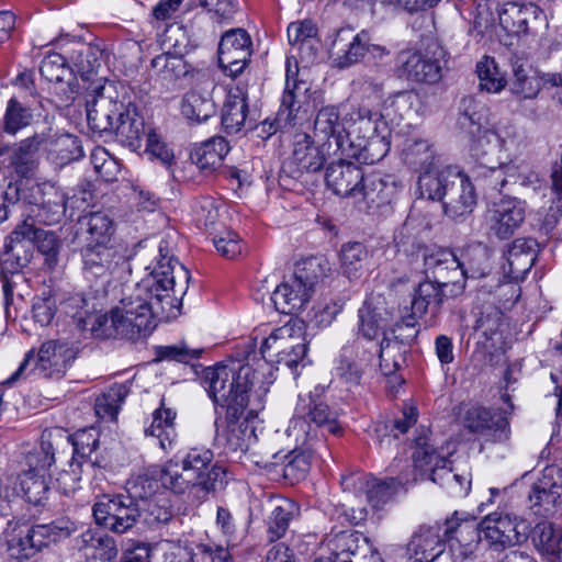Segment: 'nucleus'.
Instances as JSON below:
<instances>
[{
  "label": "nucleus",
  "mask_w": 562,
  "mask_h": 562,
  "mask_svg": "<svg viewBox=\"0 0 562 562\" xmlns=\"http://www.w3.org/2000/svg\"><path fill=\"white\" fill-rule=\"evenodd\" d=\"M450 464L449 459L442 449L435 446L427 435L418 436L415 439V450L413 452V465L415 476L413 481L420 479H431L436 474V470Z\"/></svg>",
  "instance_id": "7c9ffc66"
},
{
  "label": "nucleus",
  "mask_w": 562,
  "mask_h": 562,
  "mask_svg": "<svg viewBox=\"0 0 562 562\" xmlns=\"http://www.w3.org/2000/svg\"><path fill=\"white\" fill-rule=\"evenodd\" d=\"M322 277L323 269L316 259L303 261L296 267L294 277L278 285L272 292L270 300L274 308L286 315L301 312Z\"/></svg>",
  "instance_id": "6e6552de"
},
{
  "label": "nucleus",
  "mask_w": 562,
  "mask_h": 562,
  "mask_svg": "<svg viewBox=\"0 0 562 562\" xmlns=\"http://www.w3.org/2000/svg\"><path fill=\"white\" fill-rule=\"evenodd\" d=\"M510 64L513 68V77L509 81L512 93L524 99H532L541 90V79L536 69L528 64L527 59L512 53Z\"/></svg>",
  "instance_id": "f704fd0d"
},
{
  "label": "nucleus",
  "mask_w": 562,
  "mask_h": 562,
  "mask_svg": "<svg viewBox=\"0 0 562 562\" xmlns=\"http://www.w3.org/2000/svg\"><path fill=\"white\" fill-rule=\"evenodd\" d=\"M202 11L192 21L190 31L180 22L166 24L165 33L202 32L216 33L217 26L229 23L238 9L236 0H200Z\"/></svg>",
  "instance_id": "6ab92c4d"
},
{
  "label": "nucleus",
  "mask_w": 562,
  "mask_h": 562,
  "mask_svg": "<svg viewBox=\"0 0 562 562\" xmlns=\"http://www.w3.org/2000/svg\"><path fill=\"white\" fill-rule=\"evenodd\" d=\"M261 407L260 403L247 412V416L225 415L224 419H215L216 439L227 451L234 453L246 452L250 445L256 440L255 429L250 426L248 419L257 414Z\"/></svg>",
  "instance_id": "4be33fe9"
},
{
  "label": "nucleus",
  "mask_w": 562,
  "mask_h": 562,
  "mask_svg": "<svg viewBox=\"0 0 562 562\" xmlns=\"http://www.w3.org/2000/svg\"><path fill=\"white\" fill-rule=\"evenodd\" d=\"M442 524L423 526L407 544L408 562H432L445 551Z\"/></svg>",
  "instance_id": "a878e982"
},
{
  "label": "nucleus",
  "mask_w": 562,
  "mask_h": 562,
  "mask_svg": "<svg viewBox=\"0 0 562 562\" xmlns=\"http://www.w3.org/2000/svg\"><path fill=\"white\" fill-rule=\"evenodd\" d=\"M248 85L237 80L228 90L222 109V125L227 134L238 133L246 124L248 113Z\"/></svg>",
  "instance_id": "c85d7f7f"
},
{
  "label": "nucleus",
  "mask_w": 562,
  "mask_h": 562,
  "mask_svg": "<svg viewBox=\"0 0 562 562\" xmlns=\"http://www.w3.org/2000/svg\"><path fill=\"white\" fill-rule=\"evenodd\" d=\"M299 507L296 503L288 498H280L276 502L274 507L268 518V538L269 541H277L282 538L293 519L297 514Z\"/></svg>",
  "instance_id": "5fc2aeb1"
},
{
  "label": "nucleus",
  "mask_w": 562,
  "mask_h": 562,
  "mask_svg": "<svg viewBox=\"0 0 562 562\" xmlns=\"http://www.w3.org/2000/svg\"><path fill=\"white\" fill-rule=\"evenodd\" d=\"M554 471V468H547L543 477L531 487L528 498L536 515L546 517L553 514L560 499V485L548 479Z\"/></svg>",
  "instance_id": "a19ab883"
},
{
  "label": "nucleus",
  "mask_w": 562,
  "mask_h": 562,
  "mask_svg": "<svg viewBox=\"0 0 562 562\" xmlns=\"http://www.w3.org/2000/svg\"><path fill=\"white\" fill-rule=\"evenodd\" d=\"M402 159L411 168L420 172H437V156L431 144L423 138H407L402 148Z\"/></svg>",
  "instance_id": "58836bf2"
},
{
  "label": "nucleus",
  "mask_w": 562,
  "mask_h": 562,
  "mask_svg": "<svg viewBox=\"0 0 562 562\" xmlns=\"http://www.w3.org/2000/svg\"><path fill=\"white\" fill-rule=\"evenodd\" d=\"M127 395L125 385H114L95 400L94 411L100 418H116L119 409Z\"/></svg>",
  "instance_id": "774afa93"
},
{
  "label": "nucleus",
  "mask_w": 562,
  "mask_h": 562,
  "mask_svg": "<svg viewBox=\"0 0 562 562\" xmlns=\"http://www.w3.org/2000/svg\"><path fill=\"white\" fill-rule=\"evenodd\" d=\"M445 56V49L437 42H432L427 46L425 53L420 50L403 52L398 60L407 79L436 83L441 78V60Z\"/></svg>",
  "instance_id": "a211bd4d"
},
{
  "label": "nucleus",
  "mask_w": 562,
  "mask_h": 562,
  "mask_svg": "<svg viewBox=\"0 0 562 562\" xmlns=\"http://www.w3.org/2000/svg\"><path fill=\"white\" fill-rule=\"evenodd\" d=\"M255 379L256 369L250 363V353L207 368L204 372L206 390L215 409L222 408L229 416L245 414Z\"/></svg>",
  "instance_id": "7ed1b4c3"
},
{
  "label": "nucleus",
  "mask_w": 562,
  "mask_h": 562,
  "mask_svg": "<svg viewBox=\"0 0 562 562\" xmlns=\"http://www.w3.org/2000/svg\"><path fill=\"white\" fill-rule=\"evenodd\" d=\"M329 54L335 67L348 68L366 55V42L362 37H335Z\"/></svg>",
  "instance_id": "8fccbe9b"
},
{
  "label": "nucleus",
  "mask_w": 562,
  "mask_h": 562,
  "mask_svg": "<svg viewBox=\"0 0 562 562\" xmlns=\"http://www.w3.org/2000/svg\"><path fill=\"white\" fill-rule=\"evenodd\" d=\"M358 540V535L351 530L340 531L328 539V548L331 551L330 555L327 558L322 557L317 560L327 562H352L350 557L353 555L359 548Z\"/></svg>",
  "instance_id": "680f3d73"
},
{
  "label": "nucleus",
  "mask_w": 562,
  "mask_h": 562,
  "mask_svg": "<svg viewBox=\"0 0 562 562\" xmlns=\"http://www.w3.org/2000/svg\"><path fill=\"white\" fill-rule=\"evenodd\" d=\"M476 74L480 81L479 87L482 91L498 93L506 86L507 81L492 57L484 56L476 64Z\"/></svg>",
  "instance_id": "0e129e2a"
},
{
  "label": "nucleus",
  "mask_w": 562,
  "mask_h": 562,
  "mask_svg": "<svg viewBox=\"0 0 562 562\" xmlns=\"http://www.w3.org/2000/svg\"><path fill=\"white\" fill-rule=\"evenodd\" d=\"M78 225L83 237V246L112 244L115 224L108 212H89L79 217Z\"/></svg>",
  "instance_id": "473e14b6"
},
{
  "label": "nucleus",
  "mask_w": 562,
  "mask_h": 562,
  "mask_svg": "<svg viewBox=\"0 0 562 562\" xmlns=\"http://www.w3.org/2000/svg\"><path fill=\"white\" fill-rule=\"evenodd\" d=\"M151 271L133 288L126 286L109 317L116 336L136 340L149 334L156 319L176 316L188 290L190 272L171 255L169 243L161 240Z\"/></svg>",
  "instance_id": "f257e3e1"
},
{
  "label": "nucleus",
  "mask_w": 562,
  "mask_h": 562,
  "mask_svg": "<svg viewBox=\"0 0 562 562\" xmlns=\"http://www.w3.org/2000/svg\"><path fill=\"white\" fill-rule=\"evenodd\" d=\"M67 200L60 191L52 188L44 193L43 201L30 207L26 218L32 217L35 223L53 225L58 223L66 212Z\"/></svg>",
  "instance_id": "de8ad7c7"
},
{
  "label": "nucleus",
  "mask_w": 562,
  "mask_h": 562,
  "mask_svg": "<svg viewBox=\"0 0 562 562\" xmlns=\"http://www.w3.org/2000/svg\"><path fill=\"white\" fill-rule=\"evenodd\" d=\"M139 505L126 494H104L97 497L92 515L98 526L114 533H124L140 518Z\"/></svg>",
  "instance_id": "f8f14e48"
},
{
  "label": "nucleus",
  "mask_w": 562,
  "mask_h": 562,
  "mask_svg": "<svg viewBox=\"0 0 562 562\" xmlns=\"http://www.w3.org/2000/svg\"><path fill=\"white\" fill-rule=\"evenodd\" d=\"M434 483L439 484L454 497H464L471 488V475L468 472H453L449 464L436 470V474L430 479Z\"/></svg>",
  "instance_id": "052dcab7"
},
{
  "label": "nucleus",
  "mask_w": 562,
  "mask_h": 562,
  "mask_svg": "<svg viewBox=\"0 0 562 562\" xmlns=\"http://www.w3.org/2000/svg\"><path fill=\"white\" fill-rule=\"evenodd\" d=\"M342 428L337 413L319 397L312 394L300 395L288 434L302 445L313 442L325 432L339 435Z\"/></svg>",
  "instance_id": "423d86ee"
},
{
  "label": "nucleus",
  "mask_w": 562,
  "mask_h": 562,
  "mask_svg": "<svg viewBox=\"0 0 562 562\" xmlns=\"http://www.w3.org/2000/svg\"><path fill=\"white\" fill-rule=\"evenodd\" d=\"M76 358V351L68 342L48 340L42 344L40 350L26 352L23 361L14 373L7 380L12 385L20 378L31 373L46 379H59L71 366Z\"/></svg>",
  "instance_id": "0eeeda50"
},
{
  "label": "nucleus",
  "mask_w": 562,
  "mask_h": 562,
  "mask_svg": "<svg viewBox=\"0 0 562 562\" xmlns=\"http://www.w3.org/2000/svg\"><path fill=\"white\" fill-rule=\"evenodd\" d=\"M461 425L470 434L485 442H505L510 436L506 413L499 409L470 405L461 414Z\"/></svg>",
  "instance_id": "ddd939ff"
},
{
  "label": "nucleus",
  "mask_w": 562,
  "mask_h": 562,
  "mask_svg": "<svg viewBox=\"0 0 562 562\" xmlns=\"http://www.w3.org/2000/svg\"><path fill=\"white\" fill-rule=\"evenodd\" d=\"M314 135L327 147L328 154L344 155L348 146L346 140V124L340 120V113L335 105L321 108L314 121Z\"/></svg>",
  "instance_id": "b1692460"
},
{
  "label": "nucleus",
  "mask_w": 562,
  "mask_h": 562,
  "mask_svg": "<svg viewBox=\"0 0 562 562\" xmlns=\"http://www.w3.org/2000/svg\"><path fill=\"white\" fill-rule=\"evenodd\" d=\"M409 482L408 477L400 476L378 480L370 476L364 495L373 508H381L397 493L400 486Z\"/></svg>",
  "instance_id": "13d9d810"
},
{
  "label": "nucleus",
  "mask_w": 562,
  "mask_h": 562,
  "mask_svg": "<svg viewBox=\"0 0 562 562\" xmlns=\"http://www.w3.org/2000/svg\"><path fill=\"white\" fill-rule=\"evenodd\" d=\"M173 37H168L164 41L162 45L169 44L173 46L175 52L164 53L156 56L151 60V66L156 71L160 85L167 91L183 90L190 87L200 86L206 79L205 72L192 68L182 58L187 53L186 48H181L179 41L171 43Z\"/></svg>",
  "instance_id": "9b49d317"
},
{
  "label": "nucleus",
  "mask_w": 562,
  "mask_h": 562,
  "mask_svg": "<svg viewBox=\"0 0 562 562\" xmlns=\"http://www.w3.org/2000/svg\"><path fill=\"white\" fill-rule=\"evenodd\" d=\"M240 42L241 46H251V37H221L218 44V60L225 71L236 77L240 75L250 57V48H235L234 43Z\"/></svg>",
  "instance_id": "79ce46f5"
},
{
  "label": "nucleus",
  "mask_w": 562,
  "mask_h": 562,
  "mask_svg": "<svg viewBox=\"0 0 562 562\" xmlns=\"http://www.w3.org/2000/svg\"><path fill=\"white\" fill-rule=\"evenodd\" d=\"M99 440L100 434L94 427L79 429L72 435H67L63 428L45 429L41 436V452L44 454L43 468L52 467L55 463V451L68 443L74 448L72 458L81 461L83 465H99V459L92 458V453L99 446Z\"/></svg>",
  "instance_id": "9d476101"
},
{
  "label": "nucleus",
  "mask_w": 562,
  "mask_h": 562,
  "mask_svg": "<svg viewBox=\"0 0 562 562\" xmlns=\"http://www.w3.org/2000/svg\"><path fill=\"white\" fill-rule=\"evenodd\" d=\"M32 234L34 233L29 220H24L23 223L18 225L11 233L10 243L7 245L10 259L5 261V265H11L12 278L21 269L26 267L33 258L34 243L31 239Z\"/></svg>",
  "instance_id": "72a5a7b5"
},
{
  "label": "nucleus",
  "mask_w": 562,
  "mask_h": 562,
  "mask_svg": "<svg viewBox=\"0 0 562 562\" xmlns=\"http://www.w3.org/2000/svg\"><path fill=\"white\" fill-rule=\"evenodd\" d=\"M418 192L422 198L440 201L443 212L452 220H459L473 212L476 193L468 175L454 166H446L437 172L418 177Z\"/></svg>",
  "instance_id": "20e7f679"
},
{
  "label": "nucleus",
  "mask_w": 562,
  "mask_h": 562,
  "mask_svg": "<svg viewBox=\"0 0 562 562\" xmlns=\"http://www.w3.org/2000/svg\"><path fill=\"white\" fill-rule=\"evenodd\" d=\"M260 351L266 361L294 369L305 358L307 342L302 322L291 321L263 339Z\"/></svg>",
  "instance_id": "1a4fd4ad"
},
{
  "label": "nucleus",
  "mask_w": 562,
  "mask_h": 562,
  "mask_svg": "<svg viewBox=\"0 0 562 562\" xmlns=\"http://www.w3.org/2000/svg\"><path fill=\"white\" fill-rule=\"evenodd\" d=\"M490 255V249L481 243L469 245L464 249L460 260L464 283L468 278L477 279L488 273Z\"/></svg>",
  "instance_id": "603ef678"
},
{
  "label": "nucleus",
  "mask_w": 562,
  "mask_h": 562,
  "mask_svg": "<svg viewBox=\"0 0 562 562\" xmlns=\"http://www.w3.org/2000/svg\"><path fill=\"white\" fill-rule=\"evenodd\" d=\"M41 75L49 82L70 83L74 80V72L67 65L64 56L57 53L47 54L41 63Z\"/></svg>",
  "instance_id": "338daca9"
},
{
  "label": "nucleus",
  "mask_w": 562,
  "mask_h": 562,
  "mask_svg": "<svg viewBox=\"0 0 562 562\" xmlns=\"http://www.w3.org/2000/svg\"><path fill=\"white\" fill-rule=\"evenodd\" d=\"M27 220L30 221L31 228L34 233L31 235L34 248L36 247L38 252L44 257V265L48 269H54L59 261L61 241L55 233L36 227L35 220L32 217Z\"/></svg>",
  "instance_id": "4d7b16f0"
},
{
  "label": "nucleus",
  "mask_w": 562,
  "mask_h": 562,
  "mask_svg": "<svg viewBox=\"0 0 562 562\" xmlns=\"http://www.w3.org/2000/svg\"><path fill=\"white\" fill-rule=\"evenodd\" d=\"M392 191V188L382 177L370 175L363 178L358 198L366 201L369 206L380 207L389 203Z\"/></svg>",
  "instance_id": "e2e57ef3"
},
{
  "label": "nucleus",
  "mask_w": 562,
  "mask_h": 562,
  "mask_svg": "<svg viewBox=\"0 0 562 562\" xmlns=\"http://www.w3.org/2000/svg\"><path fill=\"white\" fill-rule=\"evenodd\" d=\"M87 119L90 128L100 135H114L123 146L136 150L147 134L145 120L131 102L119 100L113 85H105L95 90L87 101Z\"/></svg>",
  "instance_id": "f03ea898"
},
{
  "label": "nucleus",
  "mask_w": 562,
  "mask_h": 562,
  "mask_svg": "<svg viewBox=\"0 0 562 562\" xmlns=\"http://www.w3.org/2000/svg\"><path fill=\"white\" fill-rule=\"evenodd\" d=\"M363 178L364 173L361 167L344 159L330 162L325 175L327 187L335 194L345 198H358Z\"/></svg>",
  "instance_id": "bb28decb"
},
{
  "label": "nucleus",
  "mask_w": 562,
  "mask_h": 562,
  "mask_svg": "<svg viewBox=\"0 0 562 562\" xmlns=\"http://www.w3.org/2000/svg\"><path fill=\"white\" fill-rule=\"evenodd\" d=\"M445 286L426 280L420 282L415 290L412 301V313L414 316L422 317L430 313L436 317L440 313L441 304L445 299Z\"/></svg>",
  "instance_id": "c03bdc74"
},
{
  "label": "nucleus",
  "mask_w": 562,
  "mask_h": 562,
  "mask_svg": "<svg viewBox=\"0 0 562 562\" xmlns=\"http://www.w3.org/2000/svg\"><path fill=\"white\" fill-rule=\"evenodd\" d=\"M81 257L85 271L94 277L113 276L123 280L132 272L128 257L112 244L82 246Z\"/></svg>",
  "instance_id": "dca6fc26"
},
{
  "label": "nucleus",
  "mask_w": 562,
  "mask_h": 562,
  "mask_svg": "<svg viewBox=\"0 0 562 562\" xmlns=\"http://www.w3.org/2000/svg\"><path fill=\"white\" fill-rule=\"evenodd\" d=\"M390 132L387 126L363 139L364 142L348 143L342 156L362 160L366 164H374L380 161L390 150Z\"/></svg>",
  "instance_id": "4c0bfd02"
},
{
  "label": "nucleus",
  "mask_w": 562,
  "mask_h": 562,
  "mask_svg": "<svg viewBox=\"0 0 562 562\" xmlns=\"http://www.w3.org/2000/svg\"><path fill=\"white\" fill-rule=\"evenodd\" d=\"M47 146L44 134H34L19 143L11 156V165L21 177H31L38 167L40 149Z\"/></svg>",
  "instance_id": "c9c22d12"
},
{
  "label": "nucleus",
  "mask_w": 562,
  "mask_h": 562,
  "mask_svg": "<svg viewBox=\"0 0 562 562\" xmlns=\"http://www.w3.org/2000/svg\"><path fill=\"white\" fill-rule=\"evenodd\" d=\"M344 121L347 143L364 142L363 139L371 137L380 132L383 126H386L383 114L367 106L352 108Z\"/></svg>",
  "instance_id": "c756f323"
},
{
  "label": "nucleus",
  "mask_w": 562,
  "mask_h": 562,
  "mask_svg": "<svg viewBox=\"0 0 562 562\" xmlns=\"http://www.w3.org/2000/svg\"><path fill=\"white\" fill-rule=\"evenodd\" d=\"M446 542L464 559L471 557L481 539L480 524L475 519H460L452 516L442 522Z\"/></svg>",
  "instance_id": "cd10ccee"
},
{
  "label": "nucleus",
  "mask_w": 562,
  "mask_h": 562,
  "mask_svg": "<svg viewBox=\"0 0 562 562\" xmlns=\"http://www.w3.org/2000/svg\"><path fill=\"white\" fill-rule=\"evenodd\" d=\"M291 161L300 171L315 172L323 167L325 155L318 146L314 145L310 135L299 134L293 144Z\"/></svg>",
  "instance_id": "a18cd8bd"
},
{
  "label": "nucleus",
  "mask_w": 562,
  "mask_h": 562,
  "mask_svg": "<svg viewBox=\"0 0 562 562\" xmlns=\"http://www.w3.org/2000/svg\"><path fill=\"white\" fill-rule=\"evenodd\" d=\"M229 149V144L224 137H212L191 153L190 167L195 166L201 171L211 173L222 165Z\"/></svg>",
  "instance_id": "37998d69"
},
{
  "label": "nucleus",
  "mask_w": 562,
  "mask_h": 562,
  "mask_svg": "<svg viewBox=\"0 0 562 562\" xmlns=\"http://www.w3.org/2000/svg\"><path fill=\"white\" fill-rule=\"evenodd\" d=\"M376 352L360 339L347 341L334 368L336 376L349 387L359 386L374 371Z\"/></svg>",
  "instance_id": "2eb2a0df"
},
{
  "label": "nucleus",
  "mask_w": 562,
  "mask_h": 562,
  "mask_svg": "<svg viewBox=\"0 0 562 562\" xmlns=\"http://www.w3.org/2000/svg\"><path fill=\"white\" fill-rule=\"evenodd\" d=\"M482 538L495 551L525 542L530 532L529 524L508 514L492 513L480 522Z\"/></svg>",
  "instance_id": "4468645a"
},
{
  "label": "nucleus",
  "mask_w": 562,
  "mask_h": 562,
  "mask_svg": "<svg viewBox=\"0 0 562 562\" xmlns=\"http://www.w3.org/2000/svg\"><path fill=\"white\" fill-rule=\"evenodd\" d=\"M471 133L474 134L471 150L477 158H483L487 154L501 153L505 149L509 137L507 131L502 132L496 127H484L483 124L476 126L475 131L472 130Z\"/></svg>",
  "instance_id": "3c124183"
},
{
  "label": "nucleus",
  "mask_w": 562,
  "mask_h": 562,
  "mask_svg": "<svg viewBox=\"0 0 562 562\" xmlns=\"http://www.w3.org/2000/svg\"><path fill=\"white\" fill-rule=\"evenodd\" d=\"M154 473L159 475L161 487L173 494L182 495L190 492L194 493L196 498L203 497L195 479L181 469L179 454L169 459L162 465L154 467Z\"/></svg>",
  "instance_id": "2f4dec72"
},
{
  "label": "nucleus",
  "mask_w": 562,
  "mask_h": 562,
  "mask_svg": "<svg viewBox=\"0 0 562 562\" xmlns=\"http://www.w3.org/2000/svg\"><path fill=\"white\" fill-rule=\"evenodd\" d=\"M424 267L427 278H432L445 288L451 285L452 294L458 295L464 290L463 272L460 259L449 249L429 248L424 254Z\"/></svg>",
  "instance_id": "aec40b11"
},
{
  "label": "nucleus",
  "mask_w": 562,
  "mask_h": 562,
  "mask_svg": "<svg viewBox=\"0 0 562 562\" xmlns=\"http://www.w3.org/2000/svg\"><path fill=\"white\" fill-rule=\"evenodd\" d=\"M389 324L390 317L386 308L379 303L375 304L372 299H368L358 310L357 337L355 339L362 340L366 346L376 352L378 339L387 336Z\"/></svg>",
  "instance_id": "393cba45"
},
{
  "label": "nucleus",
  "mask_w": 562,
  "mask_h": 562,
  "mask_svg": "<svg viewBox=\"0 0 562 562\" xmlns=\"http://www.w3.org/2000/svg\"><path fill=\"white\" fill-rule=\"evenodd\" d=\"M177 412L166 406L165 400L160 401V405L153 412L151 424L145 428V435L158 440L159 447L167 451L172 449L177 438L175 429V420Z\"/></svg>",
  "instance_id": "ea45409f"
},
{
  "label": "nucleus",
  "mask_w": 562,
  "mask_h": 562,
  "mask_svg": "<svg viewBox=\"0 0 562 562\" xmlns=\"http://www.w3.org/2000/svg\"><path fill=\"white\" fill-rule=\"evenodd\" d=\"M213 457L212 450L204 447H192L183 456L179 454L181 469L195 479L202 496L214 490L216 481L224 474L221 467L212 465Z\"/></svg>",
  "instance_id": "5701e85b"
},
{
  "label": "nucleus",
  "mask_w": 562,
  "mask_h": 562,
  "mask_svg": "<svg viewBox=\"0 0 562 562\" xmlns=\"http://www.w3.org/2000/svg\"><path fill=\"white\" fill-rule=\"evenodd\" d=\"M296 446L288 454L283 457V476L291 484L304 480L311 469L313 457L312 443L302 445L295 441Z\"/></svg>",
  "instance_id": "09e8293b"
},
{
  "label": "nucleus",
  "mask_w": 562,
  "mask_h": 562,
  "mask_svg": "<svg viewBox=\"0 0 562 562\" xmlns=\"http://www.w3.org/2000/svg\"><path fill=\"white\" fill-rule=\"evenodd\" d=\"M551 205L541 222V229L551 233L562 222V157L551 175Z\"/></svg>",
  "instance_id": "864d4df0"
},
{
  "label": "nucleus",
  "mask_w": 562,
  "mask_h": 562,
  "mask_svg": "<svg viewBox=\"0 0 562 562\" xmlns=\"http://www.w3.org/2000/svg\"><path fill=\"white\" fill-rule=\"evenodd\" d=\"M44 457L36 465L19 475L16 488L22 497L35 506L43 505L49 491L46 480V471L50 467L43 468Z\"/></svg>",
  "instance_id": "e433bc0d"
},
{
  "label": "nucleus",
  "mask_w": 562,
  "mask_h": 562,
  "mask_svg": "<svg viewBox=\"0 0 562 562\" xmlns=\"http://www.w3.org/2000/svg\"><path fill=\"white\" fill-rule=\"evenodd\" d=\"M406 353V346L403 341L397 338H390L384 336L380 342H378L379 367L384 375H391L395 373L404 363Z\"/></svg>",
  "instance_id": "6e6d98bb"
},
{
  "label": "nucleus",
  "mask_w": 562,
  "mask_h": 562,
  "mask_svg": "<svg viewBox=\"0 0 562 562\" xmlns=\"http://www.w3.org/2000/svg\"><path fill=\"white\" fill-rule=\"evenodd\" d=\"M498 19L505 35H537L543 33L548 26L542 10L531 1L505 3Z\"/></svg>",
  "instance_id": "f3484780"
},
{
  "label": "nucleus",
  "mask_w": 562,
  "mask_h": 562,
  "mask_svg": "<svg viewBox=\"0 0 562 562\" xmlns=\"http://www.w3.org/2000/svg\"><path fill=\"white\" fill-rule=\"evenodd\" d=\"M77 529L74 521L60 518L50 524L15 522L7 530V553L10 559L27 560L50 543L69 538Z\"/></svg>",
  "instance_id": "39448f33"
},
{
  "label": "nucleus",
  "mask_w": 562,
  "mask_h": 562,
  "mask_svg": "<svg viewBox=\"0 0 562 562\" xmlns=\"http://www.w3.org/2000/svg\"><path fill=\"white\" fill-rule=\"evenodd\" d=\"M161 485L159 475L154 473V468L130 480L126 484V495L138 504L147 503L157 497Z\"/></svg>",
  "instance_id": "bf43d9fd"
},
{
  "label": "nucleus",
  "mask_w": 562,
  "mask_h": 562,
  "mask_svg": "<svg viewBox=\"0 0 562 562\" xmlns=\"http://www.w3.org/2000/svg\"><path fill=\"white\" fill-rule=\"evenodd\" d=\"M293 76L290 64L288 63L285 87L277 114L279 124L294 125L301 110V86H305V83L296 80Z\"/></svg>",
  "instance_id": "49530a36"
},
{
  "label": "nucleus",
  "mask_w": 562,
  "mask_h": 562,
  "mask_svg": "<svg viewBox=\"0 0 562 562\" xmlns=\"http://www.w3.org/2000/svg\"><path fill=\"white\" fill-rule=\"evenodd\" d=\"M527 204L518 198L506 196L494 202L486 212L488 234L498 239L512 237L526 218Z\"/></svg>",
  "instance_id": "412c9836"
},
{
  "label": "nucleus",
  "mask_w": 562,
  "mask_h": 562,
  "mask_svg": "<svg viewBox=\"0 0 562 562\" xmlns=\"http://www.w3.org/2000/svg\"><path fill=\"white\" fill-rule=\"evenodd\" d=\"M182 115L191 122L201 123L215 113L214 103L196 92H189L181 103Z\"/></svg>",
  "instance_id": "69168bd1"
}]
</instances>
